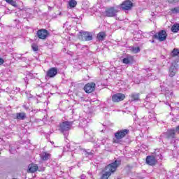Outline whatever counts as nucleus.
<instances>
[{
  "instance_id": "obj_3",
  "label": "nucleus",
  "mask_w": 179,
  "mask_h": 179,
  "mask_svg": "<svg viewBox=\"0 0 179 179\" xmlns=\"http://www.w3.org/2000/svg\"><path fill=\"white\" fill-rule=\"evenodd\" d=\"M72 125H73V122L69 121H64L60 124L59 131L63 134L64 138H68L69 131L72 129Z\"/></svg>"
},
{
  "instance_id": "obj_5",
  "label": "nucleus",
  "mask_w": 179,
  "mask_h": 179,
  "mask_svg": "<svg viewBox=\"0 0 179 179\" xmlns=\"http://www.w3.org/2000/svg\"><path fill=\"white\" fill-rule=\"evenodd\" d=\"M147 34L149 36V37H150V36L152 34V38H157L159 41H164V40L167 38V32L164 30L160 31L158 34H155V31H152L151 32L147 33Z\"/></svg>"
},
{
  "instance_id": "obj_38",
  "label": "nucleus",
  "mask_w": 179,
  "mask_h": 179,
  "mask_svg": "<svg viewBox=\"0 0 179 179\" xmlns=\"http://www.w3.org/2000/svg\"><path fill=\"white\" fill-rule=\"evenodd\" d=\"M149 97H150V94H148L146 97V100H148L149 99Z\"/></svg>"
},
{
  "instance_id": "obj_10",
  "label": "nucleus",
  "mask_w": 179,
  "mask_h": 179,
  "mask_svg": "<svg viewBox=\"0 0 179 179\" xmlns=\"http://www.w3.org/2000/svg\"><path fill=\"white\" fill-rule=\"evenodd\" d=\"M77 149H80V147L75 143H69L66 147L64 148L65 152H73L74 150H77Z\"/></svg>"
},
{
  "instance_id": "obj_41",
  "label": "nucleus",
  "mask_w": 179,
  "mask_h": 179,
  "mask_svg": "<svg viewBox=\"0 0 179 179\" xmlns=\"http://www.w3.org/2000/svg\"><path fill=\"white\" fill-rule=\"evenodd\" d=\"M0 12H2V9H0Z\"/></svg>"
},
{
  "instance_id": "obj_36",
  "label": "nucleus",
  "mask_w": 179,
  "mask_h": 179,
  "mask_svg": "<svg viewBox=\"0 0 179 179\" xmlns=\"http://www.w3.org/2000/svg\"><path fill=\"white\" fill-rule=\"evenodd\" d=\"M77 48H80V47H82V45H80V43L76 45Z\"/></svg>"
},
{
  "instance_id": "obj_20",
  "label": "nucleus",
  "mask_w": 179,
  "mask_h": 179,
  "mask_svg": "<svg viewBox=\"0 0 179 179\" xmlns=\"http://www.w3.org/2000/svg\"><path fill=\"white\" fill-rule=\"evenodd\" d=\"M106 38V33L105 32H99L97 34V40L98 41H103Z\"/></svg>"
},
{
  "instance_id": "obj_1",
  "label": "nucleus",
  "mask_w": 179,
  "mask_h": 179,
  "mask_svg": "<svg viewBox=\"0 0 179 179\" xmlns=\"http://www.w3.org/2000/svg\"><path fill=\"white\" fill-rule=\"evenodd\" d=\"M121 164V161L115 160V162L109 164L105 167L103 173L101 177V179H108V178L117 171V169Z\"/></svg>"
},
{
  "instance_id": "obj_2",
  "label": "nucleus",
  "mask_w": 179,
  "mask_h": 179,
  "mask_svg": "<svg viewBox=\"0 0 179 179\" xmlns=\"http://www.w3.org/2000/svg\"><path fill=\"white\" fill-rule=\"evenodd\" d=\"M177 85L175 81L164 83L161 85V90L163 93H165L166 97L171 99L173 97V92L170 91V89H173Z\"/></svg>"
},
{
  "instance_id": "obj_22",
  "label": "nucleus",
  "mask_w": 179,
  "mask_h": 179,
  "mask_svg": "<svg viewBox=\"0 0 179 179\" xmlns=\"http://www.w3.org/2000/svg\"><path fill=\"white\" fill-rule=\"evenodd\" d=\"M129 50L134 54H138V52H139L141 51V48H139V47H135V46L129 47Z\"/></svg>"
},
{
  "instance_id": "obj_13",
  "label": "nucleus",
  "mask_w": 179,
  "mask_h": 179,
  "mask_svg": "<svg viewBox=\"0 0 179 179\" xmlns=\"http://www.w3.org/2000/svg\"><path fill=\"white\" fill-rule=\"evenodd\" d=\"M178 71V64L177 63H172L171 67L169 68V76L173 78V76H176L177 71Z\"/></svg>"
},
{
  "instance_id": "obj_6",
  "label": "nucleus",
  "mask_w": 179,
  "mask_h": 179,
  "mask_svg": "<svg viewBox=\"0 0 179 179\" xmlns=\"http://www.w3.org/2000/svg\"><path fill=\"white\" fill-rule=\"evenodd\" d=\"M134 6V3L129 0H126L123 1L120 6H118V8L121 9L122 10L126 11V10H131L132 9V7Z\"/></svg>"
},
{
  "instance_id": "obj_4",
  "label": "nucleus",
  "mask_w": 179,
  "mask_h": 179,
  "mask_svg": "<svg viewBox=\"0 0 179 179\" xmlns=\"http://www.w3.org/2000/svg\"><path fill=\"white\" fill-rule=\"evenodd\" d=\"M128 134H129V129L118 130L115 133V138L113 139V143H121V142H122L123 138H125Z\"/></svg>"
},
{
  "instance_id": "obj_26",
  "label": "nucleus",
  "mask_w": 179,
  "mask_h": 179,
  "mask_svg": "<svg viewBox=\"0 0 179 179\" xmlns=\"http://www.w3.org/2000/svg\"><path fill=\"white\" fill-rule=\"evenodd\" d=\"M77 4H78V3L75 0H71L69 2V5L70 8H75Z\"/></svg>"
},
{
  "instance_id": "obj_24",
  "label": "nucleus",
  "mask_w": 179,
  "mask_h": 179,
  "mask_svg": "<svg viewBox=\"0 0 179 179\" xmlns=\"http://www.w3.org/2000/svg\"><path fill=\"white\" fill-rule=\"evenodd\" d=\"M179 31V24H175L171 27V31L173 33H178Z\"/></svg>"
},
{
  "instance_id": "obj_35",
  "label": "nucleus",
  "mask_w": 179,
  "mask_h": 179,
  "mask_svg": "<svg viewBox=\"0 0 179 179\" xmlns=\"http://www.w3.org/2000/svg\"><path fill=\"white\" fill-rule=\"evenodd\" d=\"M152 117H155V115L153 113H150L148 116V117L150 119Z\"/></svg>"
},
{
  "instance_id": "obj_7",
  "label": "nucleus",
  "mask_w": 179,
  "mask_h": 179,
  "mask_svg": "<svg viewBox=\"0 0 179 179\" xmlns=\"http://www.w3.org/2000/svg\"><path fill=\"white\" fill-rule=\"evenodd\" d=\"M117 13H118V10L114 7L108 8L104 11V15L107 17H114V16H117Z\"/></svg>"
},
{
  "instance_id": "obj_21",
  "label": "nucleus",
  "mask_w": 179,
  "mask_h": 179,
  "mask_svg": "<svg viewBox=\"0 0 179 179\" xmlns=\"http://www.w3.org/2000/svg\"><path fill=\"white\" fill-rule=\"evenodd\" d=\"M130 97L131 99V101H138V100H139V94L132 93L130 95Z\"/></svg>"
},
{
  "instance_id": "obj_33",
  "label": "nucleus",
  "mask_w": 179,
  "mask_h": 179,
  "mask_svg": "<svg viewBox=\"0 0 179 179\" xmlns=\"http://www.w3.org/2000/svg\"><path fill=\"white\" fill-rule=\"evenodd\" d=\"M9 3H10V5H13V6H15V5L16 4V2H15V1L13 0H11Z\"/></svg>"
},
{
  "instance_id": "obj_12",
  "label": "nucleus",
  "mask_w": 179,
  "mask_h": 179,
  "mask_svg": "<svg viewBox=\"0 0 179 179\" xmlns=\"http://www.w3.org/2000/svg\"><path fill=\"white\" fill-rule=\"evenodd\" d=\"M37 36L38 38H41V40H45L48 37V31L47 29H39L37 31Z\"/></svg>"
},
{
  "instance_id": "obj_28",
  "label": "nucleus",
  "mask_w": 179,
  "mask_h": 179,
  "mask_svg": "<svg viewBox=\"0 0 179 179\" xmlns=\"http://www.w3.org/2000/svg\"><path fill=\"white\" fill-rule=\"evenodd\" d=\"M171 13H179V7H175L171 10Z\"/></svg>"
},
{
  "instance_id": "obj_15",
  "label": "nucleus",
  "mask_w": 179,
  "mask_h": 179,
  "mask_svg": "<svg viewBox=\"0 0 179 179\" xmlns=\"http://www.w3.org/2000/svg\"><path fill=\"white\" fill-rule=\"evenodd\" d=\"M93 136H94V134L92 131V129L89 128L85 129V138L87 139L88 141H90V139H93Z\"/></svg>"
},
{
  "instance_id": "obj_40",
  "label": "nucleus",
  "mask_w": 179,
  "mask_h": 179,
  "mask_svg": "<svg viewBox=\"0 0 179 179\" xmlns=\"http://www.w3.org/2000/svg\"><path fill=\"white\" fill-rule=\"evenodd\" d=\"M151 43H155V41H152Z\"/></svg>"
},
{
  "instance_id": "obj_31",
  "label": "nucleus",
  "mask_w": 179,
  "mask_h": 179,
  "mask_svg": "<svg viewBox=\"0 0 179 179\" xmlns=\"http://www.w3.org/2000/svg\"><path fill=\"white\" fill-rule=\"evenodd\" d=\"M86 156H90L91 157L93 156V152L92 151H86L85 152Z\"/></svg>"
},
{
  "instance_id": "obj_16",
  "label": "nucleus",
  "mask_w": 179,
  "mask_h": 179,
  "mask_svg": "<svg viewBox=\"0 0 179 179\" xmlns=\"http://www.w3.org/2000/svg\"><path fill=\"white\" fill-rule=\"evenodd\" d=\"M157 162V160H156V157L153 156H147L146 157V163L147 164H149V166H155L156 163Z\"/></svg>"
},
{
  "instance_id": "obj_14",
  "label": "nucleus",
  "mask_w": 179,
  "mask_h": 179,
  "mask_svg": "<svg viewBox=\"0 0 179 179\" xmlns=\"http://www.w3.org/2000/svg\"><path fill=\"white\" fill-rule=\"evenodd\" d=\"M58 73V69L55 67L50 68L46 73L48 78H55Z\"/></svg>"
},
{
  "instance_id": "obj_37",
  "label": "nucleus",
  "mask_w": 179,
  "mask_h": 179,
  "mask_svg": "<svg viewBox=\"0 0 179 179\" xmlns=\"http://www.w3.org/2000/svg\"><path fill=\"white\" fill-rule=\"evenodd\" d=\"M159 159L160 160H163V157L162 156V155H160L159 156Z\"/></svg>"
},
{
  "instance_id": "obj_11",
  "label": "nucleus",
  "mask_w": 179,
  "mask_h": 179,
  "mask_svg": "<svg viewBox=\"0 0 179 179\" xmlns=\"http://www.w3.org/2000/svg\"><path fill=\"white\" fill-rule=\"evenodd\" d=\"M96 89V83H88L84 87V90L85 93H92Z\"/></svg>"
},
{
  "instance_id": "obj_32",
  "label": "nucleus",
  "mask_w": 179,
  "mask_h": 179,
  "mask_svg": "<svg viewBox=\"0 0 179 179\" xmlns=\"http://www.w3.org/2000/svg\"><path fill=\"white\" fill-rule=\"evenodd\" d=\"M15 57L19 59L20 58H22V55H20V54H15Z\"/></svg>"
},
{
  "instance_id": "obj_8",
  "label": "nucleus",
  "mask_w": 179,
  "mask_h": 179,
  "mask_svg": "<svg viewBox=\"0 0 179 179\" xmlns=\"http://www.w3.org/2000/svg\"><path fill=\"white\" fill-rule=\"evenodd\" d=\"M80 38L82 41H92L93 40V35L89 31H80Z\"/></svg>"
},
{
  "instance_id": "obj_19",
  "label": "nucleus",
  "mask_w": 179,
  "mask_h": 179,
  "mask_svg": "<svg viewBox=\"0 0 179 179\" xmlns=\"http://www.w3.org/2000/svg\"><path fill=\"white\" fill-rule=\"evenodd\" d=\"M40 157L42 160L47 161L50 157H51V155L47 152H41Z\"/></svg>"
},
{
  "instance_id": "obj_39",
  "label": "nucleus",
  "mask_w": 179,
  "mask_h": 179,
  "mask_svg": "<svg viewBox=\"0 0 179 179\" xmlns=\"http://www.w3.org/2000/svg\"><path fill=\"white\" fill-rule=\"evenodd\" d=\"M12 0H6V2H8V3H9Z\"/></svg>"
},
{
  "instance_id": "obj_34",
  "label": "nucleus",
  "mask_w": 179,
  "mask_h": 179,
  "mask_svg": "<svg viewBox=\"0 0 179 179\" xmlns=\"http://www.w3.org/2000/svg\"><path fill=\"white\" fill-rule=\"evenodd\" d=\"M5 63V60L3 59L0 58V65H3Z\"/></svg>"
},
{
  "instance_id": "obj_27",
  "label": "nucleus",
  "mask_w": 179,
  "mask_h": 179,
  "mask_svg": "<svg viewBox=\"0 0 179 179\" xmlns=\"http://www.w3.org/2000/svg\"><path fill=\"white\" fill-rule=\"evenodd\" d=\"M31 48L35 52L38 51V45H37L36 43H32Z\"/></svg>"
},
{
  "instance_id": "obj_42",
  "label": "nucleus",
  "mask_w": 179,
  "mask_h": 179,
  "mask_svg": "<svg viewBox=\"0 0 179 179\" xmlns=\"http://www.w3.org/2000/svg\"><path fill=\"white\" fill-rule=\"evenodd\" d=\"M153 106V107H155V105H152Z\"/></svg>"
},
{
  "instance_id": "obj_30",
  "label": "nucleus",
  "mask_w": 179,
  "mask_h": 179,
  "mask_svg": "<svg viewBox=\"0 0 179 179\" xmlns=\"http://www.w3.org/2000/svg\"><path fill=\"white\" fill-rule=\"evenodd\" d=\"M169 3H177L179 2V0H167Z\"/></svg>"
},
{
  "instance_id": "obj_9",
  "label": "nucleus",
  "mask_w": 179,
  "mask_h": 179,
  "mask_svg": "<svg viewBox=\"0 0 179 179\" xmlns=\"http://www.w3.org/2000/svg\"><path fill=\"white\" fill-rule=\"evenodd\" d=\"M125 99V94L122 93H117L112 96V101L113 103H120V101H122Z\"/></svg>"
},
{
  "instance_id": "obj_17",
  "label": "nucleus",
  "mask_w": 179,
  "mask_h": 179,
  "mask_svg": "<svg viewBox=\"0 0 179 179\" xmlns=\"http://www.w3.org/2000/svg\"><path fill=\"white\" fill-rule=\"evenodd\" d=\"M29 173H36V171H37V170H38V166H37V164H31L29 165L28 166Z\"/></svg>"
},
{
  "instance_id": "obj_23",
  "label": "nucleus",
  "mask_w": 179,
  "mask_h": 179,
  "mask_svg": "<svg viewBox=\"0 0 179 179\" xmlns=\"http://www.w3.org/2000/svg\"><path fill=\"white\" fill-rule=\"evenodd\" d=\"M16 118H17V120H24V118H26V113H17Z\"/></svg>"
},
{
  "instance_id": "obj_25",
  "label": "nucleus",
  "mask_w": 179,
  "mask_h": 179,
  "mask_svg": "<svg viewBox=\"0 0 179 179\" xmlns=\"http://www.w3.org/2000/svg\"><path fill=\"white\" fill-rule=\"evenodd\" d=\"M179 55V50L177 48H174L173 51L171 52V56L172 57H178Z\"/></svg>"
},
{
  "instance_id": "obj_18",
  "label": "nucleus",
  "mask_w": 179,
  "mask_h": 179,
  "mask_svg": "<svg viewBox=\"0 0 179 179\" xmlns=\"http://www.w3.org/2000/svg\"><path fill=\"white\" fill-rule=\"evenodd\" d=\"M175 136H176V130L174 129L169 130L166 132V138L168 139H174Z\"/></svg>"
},
{
  "instance_id": "obj_29",
  "label": "nucleus",
  "mask_w": 179,
  "mask_h": 179,
  "mask_svg": "<svg viewBox=\"0 0 179 179\" xmlns=\"http://www.w3.org/2000/svg\"><path fill=\"white\" fill-rule=\"evenodd\" d=\"M122 62H123V64H130L131 63V59H129V58H124L122 59Z\"/></svg>"
}]
</instances>
